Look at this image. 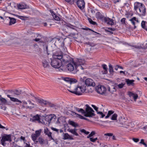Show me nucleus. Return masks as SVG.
Returning <instances> with one entry per match:
<instances>
[{
	"label": "nucleus",
	"mask_w": 147,
	"mask_h": 147,
	"mask_svg": "<svg viewBox=\"0 0 147 147\" xmlns=\"http://www.w3.org/2000/svg\"><path fill=\"white\" fill-rule=\"evenodd\" d=\"M53 59L51 60V66L55 68H59L61 67L60 69L62 71L65 70L63 68V64L67 63L70 61L71 58L67 55H63L61 52H56L53 55Z\"/></svg>",
	"instance_id": "1"
},
{
	"label": "nucleus",
	"mask_w": 147,
	"mask_h": 147,
	"mask_svg": "<svg viewBox=\"0 0 147 147\" xmlns=\"http://www.w3.org/2000/svg\"><path fill=\"white\" fill-rule=\"evenodd\" d=\"M134 9L138 15L141 18L145 16L146 14V9L143 4L138 2L134 3Z\"/></svg>",
	"instance_id": "2"
},
{
	"label": "nucleus",
	"mask_w": 147,
	"mask_h": 147,
	"mask_svg": "<svg viewBox=\"0 0 147 147\" xmlns=\"http://www.w3.org/2000/svg\"><path fill=\"white\" fill-rule=\"evenodd\" d=\"M75 64H74L76 67V69L79 71V74H83L84 73V70L86 68L85 66V62L84 60L82 59H78L75 62Z\"/></svg>",
	"instance_id": "3"
},
{
	"label": "nucleus",
	"mask_w": 147,
	"mask_h": 147,
	"mask_svg": "<svg viewBox=\"0 0 147 147\" xmlns=\"http://www.w3.org/2000/svg\"><path fill=\"white\" fill-rule=\"evenodd\" d=\"M11 141V136L10 134H4L2 136L1 143L3 146H8L9 143H10Z\"/></svg>",
	"instance_id": "4"
},
{
	"label": "nucleus",
	"mask_w": 147,
	"mask_h": 147,
	"mask_svg": "<svg viewBox=\"0 0 147 147\" xmlns=\"http://www.w3.org/2000/svg\"><path fill=\"white\" fill-rule=\"evenodd\" d=\"M86 108L84 113V116L86 117H92L95 116L94 111L88 105H86Z\"/></svg>",
	"instance_id": "5"
},
{
	"label": "nucleus",
	"mask_w": 147,
	"mask_h": 147,
	"mask_svg": "<svg viewBox=\"0 0 147 147\" xmlns=\"http://www.w3.org/2000/svg\"><path fill=\"white\" fill-rule=\"evenodd\" d=\"M71 61L67 63H69L66 66V67L69 71H73L72 73L74 74L77 73L78 72H79V71L76 69V67L75 66L74 64H75V62L72 61V58Z\"/></svg>",
	"instance_id": "6"
},
{
	"label": "nucleus",
	"mask_w": 147,
	"mask_h": 147,
	"mask_svg": "<svg viewBox=\"0 0 147 147\" xmlns=\"http://www.w3.org/2000/svg\"><path fill=\"white\" fill-rule=\"evenodd\" d=\"M86 89V86L84 85L82 86H78L77 88H75V91H71L69 90H68L72 93L80 95H82V93L85 92Z\"/></svg>",
	"instance_id": "7"
},
{
	"label": "nucleus",
	"mask_w": 147,
	"mask_h": 147,
	"mask_svg": "<svg viewBox=\"0 0 147 147\" xmlns=\"http://www.w3.org/2000/svg\"><path fill=\"white\" fill-rule=\"evenodd\" d=\"M8 92L10 94H7V97L10 98V100L13 102H19V103H22V101L18 100V98L11 97L13 96L16 97V96L14 90H9Z\"/></svg>",
	"instance_id": "8"
},
{
	"label": "nucleus",
	"mask_w": 147,
	"mask_h": 147,
	"mask_svg": "<svg viewBox=\"0 0 147 147\" xmlns=\"http://www.w3.org/2000/svg\"><path fill=\"white\" fill-rule=\"evenodd\" d=\"M96 90L98 93L102 94L105 92L106 88L105 86L100 85L96 88Z\"/></svg>",
	"instance_id": "9"
},
{
	"label": "nucleus",
	"mask_w": 147,
	"mask_h": 147,
	"mask_svg": "<svg viewBox=\"0 0 147 147\" xmlns=\"http://www.w3.org/2000/svg\"><path fill=\"white\" fill-rule=\"evenodd\" d=\"M75 2L76 3L78 7L81 10L85 7V3L84 0H76Z\"/></svg>",
	"instance_id": "10"
},
{
	"label": "nucleus",
	"mask_w": 147,
	"mask_h": 147,
	"mask_svg": "<svg viewBox=\"0 0 147 147\" xmlns=\"http://www.w3.org/2000/svg\"><path fill=\"white\" fill-rule=\"evenodd\" d=\"M86 86H92L94 87L95 86V84L92 79L90 78L87 79L85 82Z\"/></svg>",
	"instance_id": "11"
},
{
	"label": "nucleus",
	"mask_w": 147,
	"mask_h": 147,
	"mask_svg": "<svg viewBox=\"0 0 147 147\" xmlns=\"http://www.w3.org/2000/svg\"><path fill=\"white\" fill-rule=\"evenodd\" d=\"M119 126L121 127H123L125 128H129V127H133V125L131 123H127V122L120 123Z\"/></svg>",
	"instance_id": "12"
},
{
	"label": "nucleus",
	"mask_w": 147,
	"mask_h": 147,
	"mask_svg": "<svg viewBox=\"0 0 147 147\" xmlns=\"http://www.w3.org/2000/svg\"><path fill=\"white\" fill-rule=\"evenodd\" d=\"M108 24L112 25L114 24L113 20L108 17H105L103 20Z\"/></svg>",
	"instance_id": "13"
},
{
	"label": "nucleus",
	"mask_w": 147,
	"mask_h": 147,
	"mask_svg": "<svg viewBox=\"0 0 147 147\" xmlns=\"http://www.w3.org/2000/svg\"><path fill=\"white\" fill-rule=\"evenodd\" d=\"M57 43L62 48L64 49V50L65 49L64 48L65 47L64 46V43L62 40H60V39H57L55 41V44Z\"/></svg>",
	"instance_id": "14"
},
{
	"label": "nucleus",
	"mask_w": 147,
	"mask_h": 147,
	"mask_svg": "<svg viewBox=\"0 0 147 147\" xmlns=\"http://www.w3.org/2000/svg\"><path fill=\"white\" fill-rule=\"evenodd\" d=\"M35 99L36 102L40 104L41 105H46L47 104L48 102L46 100H44L42 99H39V98L35 97Z\"/></svg>",
	"instance_id": "15"
},
{
	"label": "nucleus",
	"mask_w": 147,
	"mask_h": 147,
	"mask_svg": "<svg viewBox=\"0 0 147 147\" xmlns=\"http://www.w3.org/2000/svg\"><path fill=\"white\" fill-rule=\"evenodd\" d=\"M40 118L39 115L37 114L34 116L32 118H30V121L31 122H34L37 121L38 122H40Z\"/></svg>",
	"instance_id": "16"
},
{
	"label": "nucleus",
	"mask_w": 147,
	"mask_h": 147,
	"mask_svg": "<svg viewBox=\"0 0 147 147\" xmlns=\"http://www.w3.org/2000/svg\"><path fill=\"white\" fill-rule=\"evenodd\" d=\"M129 21L131 22V23L133 24V25L134 26V29H135L136 28V27L135 25V23H138L139 22L136 17H134L132 18L131 19L129 20Z\"/></svg>",
	"instance_id": "17"
},
{
	"label": "nucleus",
	"mask_w": 147,
	"mask_h": 147,
	"mask_svg": "<svg viewBox=\"0 0 147 147\" xmlns=\"http://www.w3.org/2000/svg\"><path fill=\"white\" fill-rule=\"evenodd\" d=\"M7 18L8 19L9 24V25L14 24L16 22V19L15 18L10 17Z\"/></svg>",
	"instance_id": "18"
},
{
	"label": "nucleus",
	"mask_w": 147,
	"mask_h": 147,
	"mask_svg": "<svg viewBox=\"0 0 147 147\" xmlns=\"http://www.w3.org/2000/svg\"><path fill=\"white\" fill-rule=\"evenodd\" d=\"M67 130L68 131L74 135L76 136H78V134L76 132L77 129L75 128L74 129L69 128L67 129Z\"/></svg>",
	"instance_id": "19"
},
{
	"label": "nucleus",
	"mask_w": 147,
	"mask_h": 147,
	"mask_svg": "<svg viewBox=\"0 0 147 147\" xmlns=\"http://www.w3.org/2000/svg\"><path fill=\"white\" fill-rule=\"evenodd\" d=\"M96 18L99 20H101L103 21L104 20V18L105 17H104L103 16L102 14L100 13V12H97L96 13Z\"/></svg>",
	"instance_id": "20"
},
{
	"label": "nucleus",
	"mask_w": 147,
	"mask_h": 147,
	"mask_svg": "<svg viewBox=\"0 0 147 147\" xmlns=\"http://www.w3.org/2000/svg\"><path fill=\"white\" fill-rule=\"evenodd\" d=\"M44 133L47 135L49 138L52 136V133L47 128H45L44 129Z\"/></svg>",
	"instance_id": "21"
},
{
	"label": "nucleus",
	"mask_w": 147,
	"mask_h": 147,
	"mask_svg": "<svg viewBox=\"0 0 147 147\" xmlns=\"http://www.w3.org/2000/svg\"><path fill=\"white\" fill-rule=\"evenodd\" d=\"M37 143H38L41 145H42L45 143V141L43 138L42 137H39L38 139Z\"/></svg>",
	"instance_id": "22"
},
{
	"label": "nucleus",
	"mask_w": 147,
	"mask_h": 147,
	"mask_svg": "<svg viewBox=\"0 0 147 147\" xmlns=\"http://www.w3.org/2000/svg\"><path fill=\"white\" fill-rule=\"evenodd\" d=\"M134 80H130L129 79H126V82L127 85L129 86L131 85L132 86L134 85Z\"/></svg>",
	"instance_id": "23"
},
{
	"label": "nucleus",
	"mask_w": 147,
	"mask_h": 147,
	"mask_svg": "<svg viewBox=\"0 0 147 147\" xmlns=\"http://www.w3.org/2000/svg\"><path fill=\"white\" fill-rule=\"evenodd\" d=\"M63 139L64 140H66L68 139L71 140L74 139L72 137L69 135L68 133H65L64 134Z\"/></svg>",
	"instance_id": "24"
},
{
	"label": "nucleus",
	"mask_w": 147,
	"mask_h": 147,
	"mask_svg": "<svg viewBox=\"0 0 147 147\" xmlns=\"http://www.w3.org/2000/svg\"><path fill=\"white\" fill-rule=\"evenodd\" d=\"M38 137L35 134H32L31 135V138L32 140L34 141L35 144H37V138Z\"/></svg>",
	"instance_id": "25"
},
{
	"label": "nucleus",
	"mask_w": 147,
	"mask_h": 147,
	"mask_svg": "<svg viewBox=\"0 0 147 147\" xmlns=\"http://www.w3.org/2000/svg\"><path fill=\"white\" fill-rule=\"evenodd\" d=\"M27 102L28 103L30 106H27L26 107V108L29 109H32L34 108V103H32L30 100H28Z\"/></svg>",
	"instance_id": "26"
},
{
	"label": "nucleus",
	"mask_w": 147,
	"mask_h": 147,
	"mask_svg": "<svg viewBox=\"0 0 147 147\" xmlns=\"http://www.w3.org/2000/svg\"><path fill=\"white\" fill-rule=\"evenodd\" d=\"M27 6L25 4H19L18 6V8L20 9H24L27 8Z\"/></svg>",
	"instance_id": "27"
},
{
	"label": "nucleus",
	"mask_w": 147,
	"mask_h": 147,
	"mask_svg": "<svg viewBox=\"0 0 147 147\" xmlns=\"http://www.w3.org/2000/svg\"><path fill=\"white\" fill-rule=\"evenodd\" d=\"M65 27H67L73 30H76V27L70 24L66 23V24H65Z\"/></svg>",
	"instance_id": "28"
},
{
	"label": "nucleus",
	"mask_w": 147,
	"mask_h": 147,
	"mask_svg": "<svg viewBox=\"0 0 147 147\" xmlns=\"http://www.w3.org/2000/svg\"><path fill=\"white\" fill-rule=\"evenodd\" d=\"M41 43H42V45H43V49L44 50V51H46L48 55H49V54L48 53V47L47 45L45 43V42H42Z\"/></svg>",
	"instance_id": "29"
},
{
	"label": "nucleus",
	"mask_w": 147,
	"mask_h": 147,
	"mask_svg": "<svg viewBox=\"0 0 147 147\" xmlns=\"http://www.w3.org/2000/svg\"><path fill=\"white\" fill-rule=\"evenodd\" d=\"M43 66L44 68H46L49 66L48 62L46 60H43L42 62Z\"/></svg>",
	"instance_id": "30"
},
{
	"label": "nucleus",
	"mask_w": 147,
	"mask_h": 147,
	"mask_svg": "<svg viewBox=\"0 0 147 147\" xmlns=\"http://www.w3.org/2000/svg\"><path fill=\"white\" fill-rule=\"evenodd\" d=\"M102 67L104 69V74H107V66L106 64H103L102 65Z\"/></svg>",
	"instance_id": "31"
},
{
	"label": "nucleus",
	"mask_w": 147,
	"mask_h": 147,
	"mask_svg": "<svg viewBox=\"0 0 147 147\" xmlns=\"http://www.w3.org/2000/svg\"><path fill=\"white\" fill-rule=\"evenodd\" d=\"M115 87L116 88H122L123 86H124V84L123 83H121V84H115Z\"/></svg>",
	"instance_id": "32"
},
{
	"label": "nucleus",
	"mask_w": 147,
	"mask_h": 147,
	"mask_svg": "<svg viewBox=\"0 0 147 147\" xmlns=\"http://www.w3.org/2000/svg\"><path fill=\"white\" fill-rule=\"evenodd\" d=\"M76 111L79 113H81L82 114H84L85 113V110L82 109H80L77 108H75Z\"/></svg>",
	"instance_id": "33"
},
{
	"label": "nucleus",
	"mask_w": 147,
	"mask_h": 147,
	"mask_svg": "<svg viewBox=\"0 0 147 147\" xmlns=\"http://www.w3.org/2000/svg\"><path fill=\"white\" fill-rule=\"evenodd\" d=\"M49 115L50 123L53 119H56V116L54 114H50Z\"/></svg>",
	"instance_id": "34"
},
{
	"label": "nucleus",
	"mask_w": 147,
	"mask_h": 147,
	"mask_svg": "<svg viewBox=\"0 0 147 147\" xmlns=\"http://www.w3.org/2000/svg\"><path fill=\"white\" fill-rule=\"evenodd\" d=\"M14 91L16 96L20 95L22 93V91L20 90H16Z\"/></svg>",
	"instance_id": "35"
},
{
	"label": "nucleus",
	"mask_w": 147,
	"mask_h": 147,
	"mask_svg": "<svg viewBox=\"0 0 147 147\" xmlns=\"http://www.w3.org/2000/svg\"><path fill=\"white\" fill-rule=\"evenodd\" d=\"M109 71L110 74H113V68L112 65L109 64Z\"/></svg>",
	"instance_id": "36"
},
{
	"label": "nucleus",
	"mask_w": 147,
	"mask_h": 147,
	"mask_svg": "<svg viewBox=\"0 0 147 147\" xmlns=\"http://www.w3.org/2000/svg\"><path fill=\"white\" fill-rule=\"evenodd\" d=\"M70 112L71 113V114L73 116L76 117L78 118L79 117H80L79 115H80L77 114V113L71 111H70Z\"/></svg>",
	"instance_id": "37"
},
{
	"label": "nucleus",
	"mask_w": 147,
	"mask_h": 147,
	"mask_svg": "<svg viewBox=\"0 0 147 147\" xmlns=\"http://www.w3.org/2000/svg\"><path fill=\"white\" fill-rule=\"evenodd\" d=\"M145 23L146 22L144 21H142L141 23V26L142 28L144 29L147 30V29L146 28V27L145 26Z\"/></svg>",
	"instance_id": "38"
},
{
	"label": "nucleus",
	"mask_w": 147,
	"mask_h": 147,
	"mask_svg": "<svg viewBox=\"0 0 147 147\" xmlns=\"http://www.w3.org/2000/svg\"><path fill=\"white\" fill-rule=\"evenodd\" d=\"M69 124L75 127H76L78 126V125L74 121H70Z\"/></svg>",
	"instance_id": "39"
},
{
	"label": "nucleus",
	"mask_w": 147,
	"mask_h": 147,
	"mask_svg": "<svg viewBox=\"0 0 147 147\" xmlns=\"http://www.w3.org/2000/svg\"><path fill=\"white\" fill-rule=\"evenodd\" d=\"M117 117V115L116 113H114L113 115L111 118V119L113 120H116Z\"/></svg>",
	"instance_id": "40"
},
{
	"label": "nucleus",
	"mask_w": 147,
	"mask_h": 147,
	"mask_svg": "<svg viewBox=\"0 0 147 147\" xmlns=\"http://www.w3.org/2000/svg\"><path fill=\"white\" fill-rule=\"evenodd\" d=\"M77 82V80L76 79L74 78H71L70 81V84H74Z\"/></svg>",
	"instance_id": "41"
},
{
	"label": "nucleus",
	"mask_w": 147,
	"mask_h": 147,
	"mask_svg": "<svg viewBox=\"0 0 147 147\" xmlns=\"http://www.w3.org/2000/svg\"><path fill=\"white\" fill-rule=\"evenodd\" d=\"M88 20L90 22V23L92 24L93 25H95L96 24V23L95 22H94L92 20L91 18H88Z\"/></svg>",
	"instance_id": "42"
},
{
	"label": "nucleus",
	"mask_w": 147,
	"mask_h": 147,
	"mask_svg": "<svg viewBox=\"0 0 147 147\" xmlns=\"http://www.w3.org/2000/svg\"><path fill=\"white\" fill-rule=\"evenodd\" d=\"M9 17H5L4 18V21L3 22L4 23L7 24H9V20L8 19H7V18H9Z\"/></svg>",
	"instance_id": "43"
},
{
	"label": "nucleus",
	"mask_w": 147,
	"mask_h": 147,
	"mask_svg": "<svg viewBox=\"0 0 147 147\" xmlns=\"http://www.w3.org/2000/svg\"><path fill=\"white\" fill-rule=\"evenodd\" d=\"M63 80L65 81L70 84V81L71 80V78L67 77L64 78L63 79Z\"/></svg>",
	"instance_id": "44"
},
{
	"label": "nucleus",
	"mask_w": 147,
	"mask_h": 147,
	"mask_svg": "<svg viewBox=\"0 0 147 147\" xmlns=\"http://www.w3.org/2000/svg\"><path fill=\"white\" fill-rule=\"evenodd\" d=\"M4 104H5L7 102V100L5 98H2L1 96L0 98V100Z\"/></svg>",
	"instance_id": "45"
},
{
	"label": "nucleus",
	"mask_w": 147,
	"mask_h": 147,
	"mask_svg": "<svg viewBox=\"0 0 147 147\" xmlns=\"http://www.w3.org/2000/svg\"><path fill=\"white\" fill-rule=\"evenodd\" d=\"M65 1L68 3H69L70 4H74L75 1V0H65Z\"/></svg>",
	"instance_id": "46"
},
{
	"label": "nucleus",
	"mask_w": 147,
	"mask_h": 147,
	"mask_svg": "<svg viewBox=\"0 0 147 147\" xmlns=\"http://www.w3.org/2000/svg\"><path fill=\"white\" fill-rule=\"evenodd\" d=\"M41 132V130H37L36 131L35 134L38 137L40 135V133Z\"/></svg>",
	"instance_id": "47"
},
{
	"label": "nucleus",
	"mask_w": 147,
	"mask_h": 147,
	"mask_svg": "<svg viewBox=\"0 0 147 147\" xmlns=\"http://www.w3.org/2000/svg\"><path fill=\"white\" fill-rule=\"evenodd\" d=\"M82 29H83V30H89L91 31L92 32H94L96 33V34H98V33L97 32H96L90 29L89 28H82Z\"/></svg>",
	"instance_id": "48"
},
{
	"label": "nucleus",
	"mask_w": 147,
	"mask_h": 147,
	"mask_svg": "<svg viewBox=\"0 0 147 147\" xmlns=\"http://www.w3.org/2000/svg\"><path fill=\"white\" fill-rule=\"evenodd\" d=\"M89 139L90 140L93 142H95V141L98 140L97 138H90Z\"/></svg>",
	"instance_id": "49"
},
{
	"label": "nucleus",
	"mask_w": 147,
	"mask_h": 147,
	"mask_svg": "<svg viewBox=\"0 0 147 147\" xmlns=\"http://www.w3.org/2000/svg\"><path fill=\"white\" fill-rule=\"evenodd\" d=\"M50 119H49V115H47L46 116L45 118V120L49 122V123H50Z\"/></svg>",
	"instance_id": "50"
},
{
	"label": "nucleus",
	"mask_w": 147,
	"mask_h": 147,
	"mask_svg": "<svg viewBox=\"0 0 147 147\" xmlns=\"http://www.w3.org/2000/svg\"><path fill=\"white\" fill-rule=\"evenodd\" d=\"M97 113L100 115L101 116L100 117L103 118L105 116V115L102 112H101L99 111Z\"/></svg>",
	"instance_id": "51"
},
{
	"label": "nucleus",
	"mask_w": 147,
	"mask_h": 147,
	"mask_svg": "<svg viewBox=\"0 0 147 147\" xmlns=\"http://www.w3.org/2000/svg\"><path fill=\"white\" fill-rule=\"evenodd\" d=\"M92 107L97 112V113L99 111H98V107L95 106L94 105H91Z\"/></svg>",
	"instance_id": "52"
},
{
	"label": "nucleus",
	"mask_w": 147,
	"mask_h": 147,
	"mask_svg": "<svg viewBox=\"0 0 147 147\" xmlns=\"http://www.w3.org/2000/svg\"><path fill=\"white\" fill-rule=\"evenodd\" d=\"M80 131L84 133L86 135L88 134L89 133V132L86 131L84 129H82Z\"/></svg>",
	"instance_id": "53"
},
{
	"label": "nucleus",
	"mask_w": 147,
	"mask_h": 147,
	"mask_svg": "<svg viewBox=\"0 0 147 147\" xmlns=\"http://www.w3.org/2000/svg\"><path fill=\"white\" fill-rule=\"evenodd\" d=\"M138 96L137 94H134L133 96L135 101H136V100L138 98Z\"/></svg>",
	"instance_id": "54"
},
{
	"label": "nucleus",
	"mask_w": 147,
	"mask_h": 147,
	"mask_svg": "<svg viewBox=\"0 0 147 147\" xmlns=\"http://www.w3.org/2000/svg\"><path fill=\"white\" fill-rule=\"evenodd\" d=\"M79 116L80 117L79 118H80V119H84L85 120H87L88 121H89V120L87 118H86L84 117L83 116H82V115H79Z\"/></svg>",
	"instance_id": "55"
},
{
	"label": "nucleus",
	"mask_w": 147,
	"mask_h": 147,
	"mask_svg": "<svg viewBox=\"0 0 147 147\" xmlns=\"http://www.w3.org/2000/svg\"><path fill=\"white\" fill-rule=\"evenodd\" d=\"M125 18H123L121 20V22L122 24H125Z\"/></svg>",
	"instance_id": "56"
},
{
	"label": "nucleus",
	"mask_w": 147,
	"mask_h": 147,
	"mask_svg": "<svg viewBox=\"0 0 147 147\" xmlns=\"http://www.w3.org/2000/svg\"><path fill=\"white\" fill-rule=\"evenodd\" d=\"M114 113V111H108L107 115L110 116L111 115L113 114Z\"/></svg>",
	"instance_id": "57"
},
{
	"label": "nucleus",
	"mask_w": 147,
	"mask_h": 147,
	"mask_svg": "<svg viewBox=\"0 0 147 147\" xmlns=\"http://www.w3.org/2000/svg\"><path fill=\"white\" fill-rule=\"evenodd\" d=\"M95 133L94 131H92L91 133L89 134L91 137H92L93 136L95 135Z\"/></svg>",
	"instance_id": "58"
},
{
	"label": "nucleus",
	"mask_w": 147,
	"mask_h": 147,
	"mask_svg": "<svg viewBox=\"0 0 147 147\" xmlns=\"http://www.w3.org/2000/svg\"><path fill=\"white\" fill-rule=\"evenodd\" d=\"M113 135V134L111 133H107L105 134V135L109 136H112Z\"/></svg>",
	"instance_id": "59"
},
{
	"label": "nucleus",
	"mask_w": 147,
	"mask_h": 147,
	"mask_svg": "<svg viewBox=\"0 0 147 147\" xmlns=\"http://www.w3.org/2000/svg\"><path fill=\"white\" fill-rule=\"evenodd\" d=\"M132 140L136 142H137L139 141V140L138 138H133Z\"/></svg>",
	"instance_id": "60"
},
{
	"label": "nucleus",
	"mask_w": 147,
	"mask_h": 147,
	"mask_svg": "<svg viewBox=\"0 0 147 147\" xmlns=\"http://www.w3.org/2000/svg\"><path fill=\"white\" fill-rule=\"evenodd\" d=\"M134 93H133L130 92H128V95L129 96H133L134 95Z\"/></svg>",
	"instance_id": "61"
},
{
	"label": "nucleus",
	"mask_w": 147,
	"mask_h": 147,
	"mask_svg": "<svg viewBox=\"0 0 147 147\" xmlns=\"http://www.w3.org/2000/svg\"><path fill=\"white\" fill-rule=\"evenodd\" d=\"M51 129L53 131H56L58 133L59 129L53 127H51Z\"/></svg>",
	"instance_id": "62"
},
{
	"label": "nucleus",
	"mask_w": 147,
	"mask_h": 147,
	"mask_svg": "<svg viewBox=\"0 0 147 147\" xmlns=\"http://www.w3.org/2000/svg\"><path fill=\"white\" fill-rule=\"evenodd\" d=\"M134 48H136L137 49H140L141 48V47L140 46H136V45H134L133 46Z\"/></svg>",
	"instance_id": "63"
},
{
	"label": "nucleus",
	"mask_w": 147,
	"mask_h": 147,
	"mask_svg": "<svg viewBox=\"0 0 147 147\" xmlns=\"http://www.w3.org/2000/svg\"><path fill=\"white\" fill-rule=\"evenodd\" d=\"M108 29L109 30H110L111 31H114L115 30V28H108Z\"/></svg>",
	"instance_id": "64"
}]
</instances>
